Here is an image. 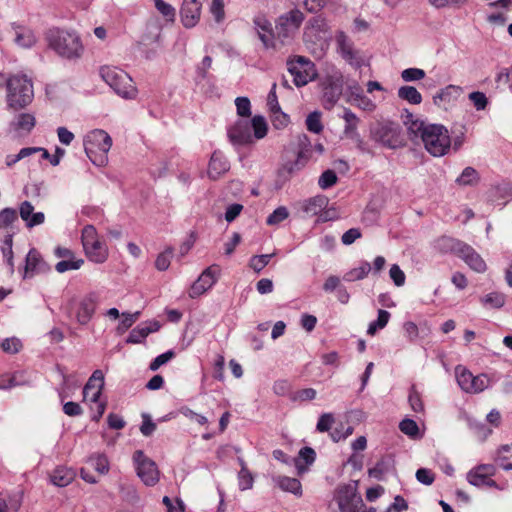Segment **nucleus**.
Masks as SVG:
<instances>
[{
    "instance_id": "obj_1",
    "label": "nucleus",
    "mask_w": 512,
    "mask_h": 512,
    "mask_svg": "<svg viewBox=\"0 0 512 512\" xmlns=\"http://www.w3.org/2000/svg\"><path fill=\"white\" fill-rule=\"evenodd\" d=\"M404 124L410 133L421 137L425 149L431 155L440 157L449 151L451 138L445 126L413 119L412 114L407 115V120L404 121Z\"/></svg>"
},
{
    "instance_id": "obj_2",
    "label": "nucleus",
    "mask_w": 512,
    "mask_h": 512,
    "mask_svg": "<svg viewBox=\"0 0 512 512\" xmlns=\"http://www.w3.org/2000/svg\"><path fill=\"white\" fill-rule=\"evenodd\" d=\"M47 41L57 55L67 60L81 58L85 50L81 37L72 30L50 29L47 33Z\"/></svg>"
},
{
    "instance_id": "obj_3",
    "label": "nucleus",
    "mask_w": 512,
    "mask_h": 512,
    "mask_svg": "<svg viewBox=\"0 0 512 512\" xmlns=\"http://www.w3.org/2000/svg\"><path fill=\"white\" fill-rule=\"evenodd\" d=\"M268 125L263 116L256 115L251 122L237 121L229 130L228 137L234 145H247L267 135Z\"/></svg>"
},
{
    "instance_id": "obj_4",
    "label": "nucleus",
    "mask_w": 512,
    "mask_h": 512,
    "mask_svg": "<svg viewBox=\"0 0 512 512\" xmlns=\"http://www.w3.org/2000/svg\"><path fill=\"white\" fill-rule=\"evenodd\" d=\"M33 97V84L26 75L14 74L8 77L6 81V102L9 109H22L32 102Z\"/></svg>"
},
{
    "instance_id": "obj_5",
    "label": "nucleus",
    "mask_w": 512,
    "mask_h": 512,
    "mask_svg": "<svg viewBox=\"0 0 512 512\" xmlns=\"http://www.w3.org/2000/svg\"><path fill=\"white\" fill-rule=\"evenodd\" d=\"M112 143L110 135L102 129L91 130L83 138V146L87 157L98 167L107 165L108 152Z\"/></svg>"
},
{
    "instance_id": "obj_6",
    "label": "nucleus",
    "mask_w": 512,
    "mask_h": 512,
    "mask_svg": "<svg viewBox=\"0 0 512 512\" xmlns=\"http://www.w3.org/2000/svg\"><path fill=\"white\" fill-rule=\"evenodd\" d=\"M100 74L103 80L122 98L134 99L137 96V88L125 71L105 66L101 68Z\"/></svg>"
},
{
    "instance_id": "obj_7",
    "label": "nucleus",
    "mask_w": 512,
    "mask_h": 512,
    "mask_svg": "<svg viewBox=\"0 0 512 512\" xmlns=\"http://www.w3.org/2000/svg\"><path fill=\"white\" fill-rule=\"evenodd\" d=\"M104 388V374L101 370H95L83 388V398L91 403L93 411L92 420L99 421L106 409V402L100 397Z\"/></svg>"
},
{
    "instance_id": "obj_8",
    "label": "nucleus",
    "mask_w": 512,
    "mask_h": 512,
    "mask_svg": "<svg viewBox=\"0 0 512 512\" xmlns=\"http://www.w3.org/2000/svg\"><path fill=\"white\" fill-rule=\"evenodd\" d=\"M81 242L86 257L96 264H102L109 257V249L104 241L99 238L93 225H86L82 229Z\"/></svg>"
},
{
    "instance_id": "obj_9",
    "label": "nucleus",
    "mask_w": 512,
    "mask_h": 512,
    "mask_svg": "<svg viewBox=\"0 0 512 512\" xmlns=\"http://www.w3.org/2000/svg\"><path fill=\"white\" fill-rule=\"evenodd\" d=\"M98 299L96 292H89L79 299L72 298L65 306V310L69 315H74L79 325L85 326L96 312Z\"/></svg>"
},
{
    "instance_id": "obj_10",
    "label": "nucleus",
    "mask_w": 512,
    "mask_h": 512,
    "mask_svg": "<svg viewBox=\"0 0 512 512\" xmlns=\"http://www.w3.org/2000/svg\"><path fill=\"white\" fill-rule=\"evenodd\" d=\"M371 138L389 149H397L404 145L401 127L398 123L383 121L377 123L370 130Z\"/></svg>"
},
{
    "instance_id": "obj_11",
    "label": "nucleus",
    "mask_w": 512,
    "mask_h": 512,
    "mask_svg": "<svg viewBox=\"0 0 512 512\" xmlns=\"http://www.w3.org/2000/svg\"><path fill=\"white\" fill-rule=\"evenodd\" d=\"M357 489V481H351L338 486L334 499L338 504L340 512H364L363 500Z\"/></svg>"
},
{
    "instance_id": "obj_12",
    "label": "nucleus",
    "mask_w": 512,
    "mask_h": 512,
    "mask_svg": "<svg viewBox=\"0 0 512 512\" xmlns=\"http://www.w3.org/2000/svg\"><path fill=\"white\" fill-rule=\"evenodd\" d=\"M441 242L458 255L472 270L483 273L487 265L483 258L471 246L449 237H443Z\"/></svg>"
},
{
    "instance_id": "obj_13",
    "label": "nucleus",
    "mask_w": 512,
    "mask_h": 512,
    "mask_svg": "<svg viewBox=\"0 0 512 512\" xmlns=\"http://www.w3.org/2000/svg\"><path fill=\"white\" fill-rule=\"evenodd\" d=\"M288 71L297 87L307 85L316 79L318 73L315 64L304 56H296L287 62Z\"/></svg>"
},
{
    "instance_id": "obj_14",
    "label": "nucleus",
    "mask_w": 512,
    "mask_h": 512,
    "mask_svg": "<svg viewBox=\"0 0 512 512\" xmlns=\"http://www.w3.org/2000/svg\"><path fill=\"white\" fill-rule=\"evenodd\" d=\"M304 14L299 9H292L280 15L276 21V38L283 45L300 28Z\"/></svg>"
},
{
    "instance_id": "obj_15",
    "label": "nucleus",
    "mask_w": 512,
    "mask_h": 512,
    "mask_svg": "<svg viewBox=\"0 0 512 512\" xmlns=\"http://www.w3.org/2000/svg\"><path fill=\"white\" fill-rule=\"evenodd\" d=\"M457 383L467 393H480L490 385V379L486 374L474 376L463 366L455 368Z\"/></svg>"
},
{
    "instance_id": "obj_16",
    "label": "nucleus",
    "mask_w": 512,
    "mask_h": 512,
    "mask_svg": "<svg viewBox=\"0 0 512 512\" xmlns=\"http://www.w3.org/2000/svg\"><path fill=\"white\" fill-rule=\"evenodd\" d=\"M337 52L351 66L360 68L365 65L363 53L356 49L353 41L343 31H338L335 36Z\"/></svg>"
},
{
    "instance_id": "obj_17",
    "label": "nucleus",
    "mask_w": 512,
    "mask_h": 512,
    "mask_svg": "<svg viewBox=\"0 0 512 512\" xmlns=\"http://www.w3.org/2000/svg\"><path fill=\"white\" fill-rule=\"evenodd\" d=\"M138 477L147 486H153L159 481V471L154 461L137 450L133 456Z\"/></svg>"
},
{
    "instance_id": "obj_18",
    "label": "nucleus",
    "mask_w": 512,
    "mask_h": 512,
    "mask_svg": "<svg viewBox=\"0 0 512 512\" xmlns=\"http://www.w3.org/2000/svg\"><path fill=\"white\" fill-rule=\"evenodd\" d=\"M253 24L264 47L266 49H278L277 38L273 32L271 22L264 15H257L253 18Z\"/></svg>"
},
{
    "instance_id": "obj_19",
    "label": "nucleus",
    "mask_w": 512,
    "mask_h": 512,
    "mask_svg": "<svg viewBox=\"0 0 512 512\" xmlns=\"http://www.w3.org/2000/svg\"><path fill=\"white\" fill-rule=\"evenodd\" d=\"M495 473V468L491 464H481L467 473V481L477 487L488 486L497 487L494 480L491 479Z\"/></svg>"
},
{
    "instance_id": "obj_20",
    "label": "nucleus",
    "mask_w": 512,
    "mask_h": 512,
    "mask_svg": "<svg viewBox=\"0 0 512 512\" xmlns=\"http://www.w3.org/2000/svg\"><path fill=\"white\" fill-rule=\"evenodd\" d=\"M204 0H183L180 18L184 27L193 28L200 20Z\"/></svg>"
},
{
    "instance_id": "obj_21",
    "label": "nucleus",
    "mask_w": 512,
    "mask_h": 512,
    "mask_svg": "<svg viewBox=\"0 0 512 512\" xmlns=\"http://www.w3.org/2000/svg\"><path fill=\"white\" fill-rule=\"evenodd\" d=\"M217 272L214 267L206 268L191 286L189 296L196 298L210 289L217 281Z\"/></svg>"
},
{
    "instance_id": "obj_22",
    "label": "nucleus",
    "mask_w": 512,
    "mask_h": 512,
    "mask_svg": "<svg viewBox=\"0 0 512 512\" xmlns=\"http://www.w3.org/2000/svg\"><path fill=\"white\" fill-rule=\"evenodd\" d=\"M48 270L49 267L40 253L34 248L30 249L25 259L23 278H31L36 274L44 273Z\"/></svg>"
},
{
    "instance_id": "obj_23",
    "label": "nucleus",
    "mask_w": 512,
    "mask_h": 512,
    "mask_svg": "<svg viewBox=\"0 0 512 512\" xmlns=\"http://www.w3.org/2000/svg\"><path fill=\"white\" fill-rule=\"evenodd\" d=\"M463 90L457 85H448L433 96V103L442 109H448L454 105Z\"/></svg>"
},
{
    "instance_id": "obj_24",
    "label": "nucleus",
    "mask_w": 512,
    "mask_h": 512,
    "mask_svg": "<svg viewBox=\"0 0 512 512\" xmlns=\"http://www.w3.org/2000/svg\"><path fill=\"white\" fill-rule=\"evenodd\" d=\"M342 118L345 122L343 129L344 137L354 141L358 147H361L363 144V140L358 132V125L360 123V119L350 109L344 110Z\"/></svg>"
},
{
    "instance_id": "obj_25",
    "label": "nucleus",
    "mask_w": 512,
    "mask_h": 512,
    "mask_svg": "<svg viewBox=\"0 0 512 512\" xmlns=\"http://www.w3.org/2000/svg\"><path fill=\"white\" fill-rule=\"evenodd\" d=\"M229 168V162L224 157V155L221 152L215 151L212 154L208 165V177L212 180H217L223 174H225L229 170Z\"/></svg>"
},
{
    "instance_id": "obj_26",
    "label": "nucleus",
    "mask_w": 512,
    "mask_h": 512,
    "mask_svg": "<svg viewBox=\"0 0 512 512\" xmlns=\"http://www.w3.org/2000/svg\"><path fill=\"white\" fill-rule=\"evenodd\" d=\"M21 219L26 223L28 228L41 225L45 221L43 212H34V206L29 201H24L19 207Z\"/></svg>"
},
{
    "instance_id": "obj_27",
    "label": "nucleus",
    "mask_w": 512,
    "mask_h": 512,
    "mask_svg": "<svg viewBox=\"0 0 512 512\" xmlns=\"http://www.w3.org/2000/svg\"><path fill=\"white\" fill-rule=\"evenodd\" d=\"M21 219L26 223L28 228L41 225L45 221L43 212H34V206L29 201H24L19 207Z\"/></svg>"
},
{
    "instance_id": "obj_28",
    "label": "nucleus",
    "mask_w": 512,
    "mask_h": 512,
    "mask_svg": "<svg viewBox=\"0 0 512 512\" xmlns=\"http://www.w3.org/2000/svg\"><path fill=\"white\" fill-rule=\"evenodd\" d=\"M35 117L30 113H21L11 122V129L16 136H24L28 134L35 126Z\"/></svg>"
},
{
    "instance_id": "obj_29",
    "label": "nucleus",
    "mask_w": 512,
    "mask_h": 512,
    "mask_svg": "<svg viewBox=\"0 0 512 512\" xmlns=\"http://www.w3.org/2000/svg\"><path fill=\"white\" fill-rule=\"evenodd\" d=\"M328 203L329 199L326 196L317 195L304 200L301 204V209L307 216H316L326 209Z\"/></svg>"
},
{
    "instance_id": "obj_30",
    "label": "nucleus",
    "mask_w": 512,
    "mask_h": 512,
    "mask_svg": "<svg viewBox=\"0 0 512 512\" xmlns=\"http://www.w3.org/2000/svg\"><path fill=\"white\" fill-rule=\"evenodd\" d=\"M276 84L272 85V88L268 94L267 105L269 107L270 112L274 115V122L279 121V125L285 126L288 123V117L286 114L281 112L280 105L276 96ZM278 126V124H274Z\"/></svg>"
},
{
    "instance_id": "obj_31",
    "label": "nucleus",
    "mask_w": 512,
    "mask_h": 512,
    "mask_svg": "<svg viewBox=\"0 0 512 512\" xmlns=\"http://www.w3.org/2000/svg\"><path fill=\"white\" fill-rule=\"evenodd\" d=\"M273 481L283 491L290 492L296 496H300L302 494L301 483L296 478H291L287 476H277L273 478Z\"/></svg>"
},
{
    "instance_id": "obj_32",
    "label": "nucleus",
    "mask_w": 512,
    "mask_h": 512,
    "mask_svg": "<svg viewBox=\"0 0 512 512\" xmlns=\"http://www.w3.org/2000/svg\"><path fill=\"white\" fill-rule=\"evenodd\" d=\"M343 75L334 65L326 67L325 75L322 78L321 86H332L343 89Z\"/></svg>"
},
{
    "instance_id": "obj_33",
    "label": "nucleus",
    "mask_w": 512,
    "mask_h": 512,
    "mask_svg": "<svg viewBox=\"0 0 512 512\" xmlns=\"http://www.w3.org/2000/svg\"><path fill=\"white\" fill-rule=\"evenodd\" d=\"M13 28L15 30L14 41L19 47L30 48L35 44L36 38L30 29L22 26H14Z\"/></svg>"
},
{
    "instance_id": "obj_34",
    "label": "nucleus",
    "mask_w": 512,
    "mask_h": 512,
    "mask_svg": "<svg viewBox=\"0 0 512 512\" xmlns=\"http://www.w3.org/2000/svg\"><path fill=\"white\" fill-rule=\"evenodd\" d=\"M75 478V472L67 467H58L51 475V482L58 487L69 485Z\"/></svg>"
},
{
    "instance_id": "obj_35",
    "label": "nucleus",
    "mask_w": 512,
    "mask_h": 512,
    "mask_svg": "<svg viewBox=\"0 0 512 512\" xmlns=\"http://www.w3.org/2000/svg\"><path fill=\"white\" fill-rule=\"evenodd\" d=\"M398 97L410 104L418 105L422 102L421 93L413 86H402L398 89Z\"/></svg>"
},
{
    "instance_id": "obj_36",
    "label": "nucleus",
    "mask_w": 512,
    "mask_h": 512,
    "mask_svg": "<svg viewBox=\"0 0 512 512\" xmlns=\"http://www.w3.org/2000/svg\"><path fill=\"white\" fill-rule=\"evenodd\" d=\"M323 88V106L326 109H331L339 100L343 89L334 88L332 86H322Z\"/></svg>"
},
{
    "instance_id": "obj_37",
    "label": "nucleus",
    "mask_w": 512,
    "mask_h": 512,
    "mask_svg": "<svg viewBox=\"0 0 512 512\" xmlns=\"http://www.w3.org/2000/svg\"><path fill=\"white\" fill-rule=\"evenodd\" d=\"M156 10L168 23H174L176 18V9L164 0H153Z\"/></svg>"
},
{
    "instance_id": "obj_38",
    "label": "nucleus",
    "mask_w": 512,
    "mask_h": 512,
    "mask_svg": "<svg viewBox=\"0 0 512 512\" xmlns=\"http://www.w3.org/2000/svg\"><path fill=\"white\" fill-rule=\"evenodd\" d=\"M304 461L307 465L312 464L315 461V451L310 447H303L299 451L298 459H295V466L297 468L298 474H302L305 472V467L301 464Z\"/></svg>"
},
{
    "instance_id": "obj_39",
    "label": "nucleus",
    "mask_w": 512,
    "mask_h": 512,
    "mask_svg": "<svg viewBox=\"0 0 512 512\" xmlns=\"http://www.w3.org/2000/svg\"><path fill=\"white\" fill-rule=\"evenodd\" d=\"M495 461L504 470L512 469L511 451L509 445H503L498 449Z\"/></svg>"
},
{
    "instance_id": "obj_40",
    "label": "nucleus",
    "mask_w": 512,
    "mask_h": 512,
    "mask_svg": "<svg viewBox=\"0 0 512 512\" xmlns=\"http://www.w3.org/2000/svg\"><path fill=\"white\" fill-rule=\"evenodd\" d=\"M370 270H371L370 264L368 262H363V263H361V265L359 267H356V268L348 271L344 275V280L349 281V282L361 280L368 275Z\"/></svg>"
},
{
    "instance_id": "obj_41",
    "label": "nucleus",
    "mask_w": 512,
    "mask_h": 512,
    "mask_svg": "<svg viewBox=\"0 0 512 512\" xmlns=\"http://www.w3.org/2000/svg\"><path fill=\"white\" fill-rule=\"evenodd\" d=\"M389 318L390 313L386 310L380 309L378 311L377 319L369 324L367 334L374 335L378 330L383 329L387 325Z\"/></svg>"
},
{
    "instance_id": "obj_42",
    "label": "nucleus",
    "mask_w": 512,
    "mask_h": 512,
    "mask_svg": "<svg viewBox=\"0 0 512 512\" xmlns=\"http://www.w3.org/2000/svg\"><path fill=\"white\" fill-rule=\"evenodd\" d=\"M84 264V260L82 258H72L67 260H61L55 265V270L58 273H64L69 270H78Z\"/></svg>"
},
{
    "instance_id": "obj_43",
    "label": "nucleus",
    "mask_w": 512,
    "mask_h": 512,
    "mask_svg": "<svg viewBox=\"0 0 512 512\" xmlns=\"http://www.w3.org/2000/svg\"><path fill=\"white\" fill-rule=\"evenodd\" d=\"M468 99L477 111L485 110L489 104V100L485 93L480 91H473L469 93Z\"/></svg>"
},
{
    "instance_id": "obj_44",
    "label": "nucleus",
    "mask_w": 512,
    "mask_h": 512,
    "mask_svg": "<svg viewBox=\"0 0 512 512\" xmlns=\"http://www.w3.org/2000/svg\"><path fill=\"white\" fill-rule=\"evenodd\" d=\"M481 303L488 308H500L505 303V297L498 292H492L481 298Z\"/></svg>"
},
{
    "instance_id": "obj_45",
    "label": "nucleus",
    "mask_w": 512,
    "mask_h": 512,
    "mask_svg": "<svg viewBox=\"0 0 512 512\" xmlns=\"http://www.w3.org/2000/svg\"><path fill=\"white\" fill-rule=\"evenodd\" d=\"M274 255H275V253L252 256L250 259V262H249V266L255 272L259 273L268 265L270 259Z\"/></svg>"
},
{
    "instance_id": "obj_46",
    "label": "nucleus",
    "mask_w": 512,
    "mask_h": 512,
    "mask_svg": "<svg viewBox=\"0 0 512 512\" xmlns=\"http://www.w3.org/2000/svg\"><path fill=\"white\" fill-rule=\"evenodd\" d=\"M478 180L477 171L472 167H466L456 181L460 185H473L476 184Z\"/></svg>"
},
{
    "instance_id": "obj_47",
    "label": "nucleus",
    "mask_w": 512,
    "mask_h": 512,
    "mask_svg": "<svg viewBox=\"0 0 512 512\" xmlns=\"http://www.w3.org/2000/svg\"><path fill=\"white\" fill-rule=\"evenodd\" d=\"M150 334V330L146 328L143 324L138 325L130 332L127 342L138 344L141 343L148 335Z\"/></svg>"
},
{
    "instance_id": "obj_48",
    "label": "nucleus",
    "mask_w": 512,
    "mask_h": 512,
    "mask_svg": "<svg viewBox=\"0 0 512 512\" xmlns=\"http://www.w3.org/2000/svg\"><path fill=\"white\" fill-rule=\"evenodd\" d=\"M12 244H13L12 235H7L3 242L2 253H3V256L6 258V261L9 266L11 274L14 272Z\"/></svg>"
},
{
    "instance_id": "obj_49",
    "label": "nucleus",
    "mask_w": 512,
    "mask_h": 512,
    "mask_svg": "<svg viewBox=\"0 0 512 512\" xmlns=\"http://www.w3.org/2000/svg\"><path fill=\"white\" fill-rule=\"evenodd\" d=\"M122 320L120 321L117 331L119 333H124L126 330H128L138 319L140 316V312L137 311L135 313H122Z\"/></svg>"
},
{
    "instance_id": "obj_50",
    "label": "nucleus",
    "mask_w": 512,
    "mask_h": 512,
    "mask_svg": "<svg viewBox=\"0 0 512 512\" xmlns=\"http://www.w3.org/2000/svg\"><path fill=\"white\" fill-rule=\"evenodd\" d=\"M306 126L310 132L320 133L323 130L321 123V114L317 111L310 113L306 119Z\"/></svg>"
},
{
    "instance_id": "obj_51",
    "label": "nucleus",
    "mask_w": 512,
    "mask_h": 512,
    "mask_svg": "<svg viewBox=\"0 0 512 512\" xmlns=\"http://www.w3.org/2000/svg\"><path fill=\"white\" fill-rule=\"evenodd\" d=\"M289 216V212L286 207L280 206L271 213L266 220L267 225L273 226L281 223Z\"/></svg>"
},
{
    "instance_id": "obj_52",
    "label": "nucleus",
    "mask_w": 512,
    "mask_h": 512,
    "mask_svg": "<svg viewBox=\"0 0 512 512\" xmlns=\"http://www.w3.org/2000/svg\"><path fill=\"white\" fill-rule=\"evenodd\" d=\"M173 250L172 248L166 249L164 252L160 253L155 261V267L159 271H165L169 268L171 263Z\"/></svg>"
},
{
    "instance_id": "obj_53",
    "label": "nucleus",
    "mask_w": 512,
    "mask_h": 512,
    "mask_svg": "<svg viewBox=\"0 0 512 512\" xmlns=\"http://www.w3.org/2000/svg\"><path fill=\"white\" fill-rule=\"evenodd\" d=\"M238 478H239V487L241 490L244 491V490L252 488L253 477L243 462L241 463V470L239 472Z\"/></svg>"
},
{
    "instance_id": "obj_54",
    "label": "nucleus",
    "mask_w": 512,
    "mask_h": 512,
    "mask_svg": "<svg viewBox=\"0 0 512 512\" xmlns=\"http://www.w3.org/2000/svg\"><path fill=\"white\" fill-rule=\"evenodd\" d=\"M17 212L12 208H5L0 211V229L8 227L17 220Z\"/></svg>"
},
{
    "instance_id": "obj_55",
    "label": "nucleus",
    "mask_w": 512,
    "mask_h": 512,
    "mask_svg": "<svg viewBox=\"0 0 512 512\" xmlns=\"http://www.w3.org/2000/svg\"><path fill=\"white\" fill-rule=\"evenodd\" d=\"M210 13L217 23L225 19L224 0H212Z\"/></svg>"
},
{
    "instance_id": "obj_56",
    "label": "nucleus",
    "mask_w": 512,
    "mask_h": 512,
    "mask_svg": "<svg viewBox=\"0 0 512 512\" xmlns=\"http://www.w3.org/2000/svg\"><path fill=\"white\" fill-rule=\"evenodd\" d=\"M337 175L333 170L324 171L319 177L318 184L322 189H328L337 182Z\"/></svg>"
},
{
    "instance_id": "obj_57",
    "label": "nucleus",
    "mask_w": 512,
    "mask_h": 512,
    "mask_svg": "<svg viewBox=\"0 0 512 512\" xmlns=\"http://www.w3.org/2000/svg\"><path fill=\"white\" fill-rule=\"evenodd\" d=\"M401 77L406 82L419 81L425 77V71L420 68H407L402 71Z\"/></svg>"
},
{
    "instance_id": "obj_58",
    "label": "nucleus",
    "mask_w": 512,
    "mask_h": 512,
    "mask_svg": "<svg viewBox=\"0 0 512 512\" xmlns=\"http://www.w3.org/2000/svg\"><path fill=\"white\" fill-rule=\"evenodd\" d=\"M399 428L401 432L410 437H417L419 434V428L417 423L411 419L402 420L399 424Z\"/></svg>"
},
{
    "instance_id": "obj_59",
    "label": "nucleus",
    "mask_w": 512,
    "mask_h": 512,
    "mask_svg": "<svg viewBox=\"0 0 512 512\" xmlns=\"http://www.w3.org/2000/svg\"><path fill=\"white\" fill-rule=\"evenodd\" d=\"M388 465L384 458L379 460L376 465L368 470L370 477L381 480L383 475L387 472Z\"/></svg>"
},
{
    "instance_id": "obj_60",
    "label": "nucleus",
    "mask_w": 512,
    "mask_h": 512,
    "mask_svg": "<svg viewBox=\"0 0 512 512\" xmlns=\"http://www.w3.org/2000/svg\"><path fill=\"white\" fill-rule=\"evenodd\" d=\"M237 113L239 116L248 117L251 114V104L247 97H237L235 100Z\"/></svg>"
},
{
    "instance_id": "obj_61",
    "label": "nucleus",
    "mask_w": 512,
    "mask_h": 512,
    "mask_svg": "<svg viewBox=\"0 0 512 512\" xmlns=\"http://www.w3.org/2000/svg\"><path fill=\"white\" fill-rule=\"evenodd\" d=\"M1 348L6 353L14 354L20 350L21 342L15 337L6 338L1 342Z\"/></svg>"
},
{
    "instance_id": "obj_62",
    "label": "nucleus",
    "mask_w": 512,
    "mask_h": 512,
    "mask_svg": "<svg viewBox=\"0 0 512 512\" xmlns=\"http://www.w3.org/2000/svg\"><path fill=\"white\" fill-rule=\"evenodd\" d=\"M91 465L101 474H105L109 470L108 460L103 455H97L90 459Z\"/></svg>"
},
{
    "instance_id": "obj_63",
    "label": "nucleus",
    "mask_w": 512,
    "mask_h": 512,
    "mask_svg": "<svg viewBox=\"0 0 512 512\" xmlns=\"http://www.w3.org/2000/svg\"><path fill=\"white\" fill-rule=\"evenodd\" d=\"M352 103L368 112H372L376 107L373 101L366 97L363 93L359 96H356Z\"/></svg>"
},
{
    "instance_id": "obj_64",
    "label": "nucleus",
    "mask_w": 512,
    "mask_h": 512,
    "mask_svg": "<svg viewBox=\"0 0 512 512\" xmlns=\"http://www.w3.org/2000/svg\"><path fill=\"white\" fill-rule=\"evenodd\" d=\"M333 423V415L331 413H324L320 416L316 428L319 432H327L330 430Z\"/></svg>"
}]
</instances>
